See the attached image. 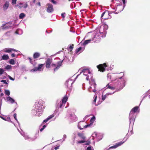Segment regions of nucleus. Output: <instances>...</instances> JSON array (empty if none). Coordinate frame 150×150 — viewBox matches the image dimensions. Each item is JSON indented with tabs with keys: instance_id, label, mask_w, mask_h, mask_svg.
<instances>
[{
	"instance_id": "1",
	"label": "nucleus",
	"mask_w": 150,
	"mask_h": 150,
	"mask_svg": "<svg viewBox=\"0 0 150 150\" xmlns=\"http://www.w3.org/2000/svg\"><path fill=\"white\" fill-rule=\"evenodd\" d=\"M120 77L118 75L116 76L117 78L115 81L113 82H110L108 84L105 88V89H109L112 91H114L113 92L114 93L120 91L125 86V83L127 81L125 78L124 77V73L121 72Z\"/></svg>"
},
{
	"instance_id": "2",
	"label": "nucleus",
	"mask_w": 150,
	"mask_h": 150,
	"mask_svg": "<svg viewBox=\"0 0 150 150\" xmlns=\"http://www.w3.org/2000/svg\"><path fill=\"white\" fill-rule=\"evenodd\" d=\"M79 71H81L80 74L81 73H83V75L86 76V79L88 81L89 78L91 79V80L89 81V83L91 86L88 88V90L90 92H93L95 93L96 91V84L95 83L94 80L92 78L93 75L90 71L87 69H84L83 70L80 69Z\"/></svg>"
},
{
	"instance_id": "3",
	"label": "nucleus",
	"mask_w": 150,
	"mask_h": 150,
	"mask_svg": "<svg viewBox=\"0 0 150 150\" xmlns=\"http://www.w3.org/2000/svg\"><path fill=\"white\" fill-rule=\"evenodd\" d=\"M108 26L106 24H103L101 25L99 28L98 32H96L93 37V41L96 42H99L101 39V37L105 38L106 34V30L108 29Z\"/></svg>"
},
{
	"instance_id": "4",
	"label": "nucleus",
	"mask_w": 150,
	"mask_h": 150,
	"mask_svg": "<svg viewBox=\"0 0 150 150\" xmlns=\"http://www.w3.org/2000/svg\"><path fill=\"white\" fill-rule=\"evenodd\" d=\"M139 106L135 107L131 110L129 115V129H130V127L131 129L132 128L135 118V113L139 112Z\"/></svg>"
},
{
	"instance_id": "5",
	"label": "nucleus",
	"mask_w": 150,
	"mask_h": 150,
	"mask_svg": "<svg viewBox=\"0 0 150 150\" xmlns=\"http://www.w3.org/2000/svg\"><path fill=\"white\" fill-rule=\"evenodd\" d=\"M69 96V93H66V95L64 96L61 100H58L56 105V109L54 111L55 113H57L59 111V109H62L63 108L68 99V97Z\"/></svg>"
},
{
	"instance_id": "6",
	"label": "nucleus",
	"mask_w": 150,
	"mask_h": 150,
	"mask_svg": "<svg viewBox=\"0 0 150 150\" xmlns=\"http://www.w3.org/2000/svg\"><path fill=\"white\" fill-rule=\"evenodd\" d=\"M110 7L114 11H111V13H114L115 14H117L122 11L125 7L122 4H116L115 7H114L113 5L111 4Z\"/></svg>"
},
{
	"instance_id": "7",
	"label": "nucleus",
	"mask_w": 150,
	"mask_h": 150,
	"mask_svg": "<svg viewBox=\"0 0 150 150\" xmlns=\"http://www.w3.org/2000/svg\"><path fill=\"white\" fill-rule=\"evenodd\" d=\"M18 130L20 132L21 135L24 137L25 140H28L29 141H35L37 138V137L36 135H35L32 137H30L27 134L25 133L23 131L21 132L19 129H18Z\"/></svg>"
},
{
	"instance_id": "8",
	"label": "nucleus",
	"mask_w": 150,
	"mask_h": 150,
	"mask_svg": "<svg viewBox=\"0 0 150 150\" xmlns=\"http://www.w3.org/2000/svg\"><path fill=\"white\" fill-rule=\"evenodd\" d=\"M97 68L98 69V71L102 72H103L106 69L107 71L112 70L111 67L107 68L108 67V65L106 64V63H104L103 64H99V65L97 66Z\"/></svg>"
},
{
	"instance_id": "9",
	"label": "nucleus",
	"mask_w": 150,
	"mask_h": 150,
	"mask_svg": "<svg viewBox=\"0 0 150 150\" xmlns=\"http://www.w3.org/2000/svg\"><path fill=\"white\" fill-rule=\"evenodd\" d=\"M92 139L93 140H96V141H98L101 140L103 137L101 134L94 132L92 135Z\"/></svg>"
},
{
	"instance_id": "10",
	"label": "nucleus",
	"mask_w": 150,
	"mask_h": 150,
	"mask_svg": "<svg viewBox=\"0 0 150 150\" xmlns=\"http://www.w3.org/2000/svg\"><path fill=\"white\" fill-rule=\"evenodd\" d=\"M86 122L84 121H81L78 123V127L80 130H82L84 128H86L88 127H90L91 124L85 125Z\"/></svg>"
},
{
	"instance_id": "11",
	"label": "nucleus",
	"mask_w": 150,
	"mask_h": 150,
	"mask_svg": "<svg viewBox=\"0 0 150 150\" xmlns=\"http://www.w3.org/2000/svg\"><path fill=\"white\" fill-rule=\"evenodd\" d=\"M121 73V72L116 74L112 73L108 74L107 75V78L111 80L112 81H115V79L117 78L116 77V76L118 75V76L120 77V74Z\"/></svg>"
},
{
	"instance_id": "12",
	"label": "nucleus",
	"mask_w": 150,
	"mask_h": 150,
	"mask_svg": "<svg viewBox=\"0 0 150 150\" xmlns=\"http://www.w3.org/2000/svg\"><path fill=\"white\" fill-rule=\"evenodd\" d=\"M63 60L62 61H59L57 62V64H51V67L54 68V73L55 71H57L59 68L62 65V62Z\"/></svg>"
},
{
	"instance_id": "13",
	"label": "nucleus",
	"mask_w": 150,
	"mask_h": 150,
	"mask_svg": "<svg viewBox=\"0 0 150 150\" xmlns=\"http://www.w3.org/2000/svg\"><path fill=\"white\" fill-rule=\"evenodd\" d=\"M74 82V81H73L71 79H69L66 81L65 83V85L69 88L70 91L72 89V85Z\"/></svg>"
},
{
	"instance_id": "14",
	"label": "nucleus",
	"mask_w": 150,
	"mask_h": 150,
	"mask_svg": "<svg viewBox=\"0 0 150 150\" xmlns=\"http://www.w3.org/2000/svg\"><path fill=\"white\" fill-rule=\"evenodd\" d=\"M45 102L42 100H40L38 101L35 103V107H38L41 109H44Z\"/></svg>"
},
{
	"instance_id": "15",
	"label": "nucleus",
	"mask_w": 150,
	"mask_h": 150,
	"mask_svg": "<svg viewBox=\"0 0 150 150\" xmlns=\"http://www.w3.org/2000/svg\"><path fill=\"white\" fill-rule=\"evenodd\" d=\"M34 111L36 112V115L37 116H40L42 115L43 109H41L38 107H35Z\"/></svg>"
},
{
	"instance_id": "16",
	"label": "nucleus",
	"mask_w": 150,
	"mask_h": 150,
	"mask_svg": "<svg viewBox=\"0 0 150 150\" xmlns=\"http://www.w3.org/2000/svg\"><path fill=\"white\" fill-rule=\"evenodd\" d=\"M127 140V139H126L125 141H121L117 143L115 145L113 146H112L110 147L108 149H105V150H109L110 149H115L118 147L121 146L122 145V144H123Z\"/></svg>"
},
{
	"instance_id": "17",
	"label": "nucleus",
	"mask_w": 150,
	"mask_h": 150,
	"mask_svg": "<svg viewBox=\"0 0 150 150\" xmlns=\"http://www.w3.org/2000/svg\"><path fill=\"white\" fill-rule=\"evenodd\" d=\"M47 11L49 13H52L54 11L52 5L50 3H47L46 5Z\"/></svg>"
},
{
	"instance_id": "18",
	"label": "nucleus",
	"mask_w": 150,
	"mask_h": 150,
	"mask_svg": "<svg viewBox=\"0 0 150 150\" xmlns=\"http://www.w3.org/2000/svg\"><path fill=\"white\" fill-rule=\"evenodd\" d=\"M43 65V64H39L38 67H35L30 70L32 72H36V71H40L43 70V69H42V68Z\"/></svg>"
},
{
	"instance_id": "19",
	"label": "nucleus",
	"mask_w": 150,
	"mask_h": 150,
	"mask_svg": "<svg viewBox=\"0 0 150 150\" xmlns=\"http://www.w3.org/2000/svg\"><path fill=\"white\" fill-rule=\"evenodd\" d=\"M13 24L11 22H9L7 23H5L3 24L2 26L3 27V29H7L9 28H10L12 27L13 26Z\"/></svg>"
},
{
	"instance_id": "20",
	"label": "nucleus",
	"mask_w": 150,
	"mask_h": 150,
	"mask_svg": "<svg viewBox=\"0 0 150 150\" xmlns=\"http://www.w3.org/2000/svg\"><path fill=\"white\" fill-rule=\"evenodd\" d=\"M12 51H14V52H19L18 51L15 50L14 49H12L11 48H7L4 49L2 50L3 52H6V53H10Z\"/></svg>"
},
{
	"instance_id": "21",
	"label": "nucleus",
	"mask_w": 150,
	"mask_h": 150,
	"mask_svg": "<svg viewBox=\"0 0 150 150\" xmlns=\"http://www.w3.org/2000/svg\"><path fill=\"white\" fill-rule=\"evenodd\" d=\"M52 59L50 58H48L46 61V67L47 68H49L50 66V64L52 62Z\"/></svg>"
},
{
	"instance_id": "22",
	"label": "nucleus",
	"mask_w": 150,
	"mask_h": 150,
	"mask_svg": "<svg viewBox=\"0 0 150 150\" xmlns=\"http://www.w3.org/2000/svg\"><path fill=\"white\" fill-rule=\"evenodd\" d=\"M93 40V38L92 39H91L89 40H85L83 43H82V42H80L79 45H82L83 46H84L85 47V45H86L90 43Z\"/></svg>"
},
{
	"instance_id": "23",
	"label": "nucleus",
	"mask_w": 150,
	"mask_h": 150,
	"mask_svg": "<svg viewBox=\"0 0 150 150\" xmlns=\"http://www.w3.org/2000/svg\"><path fill=\"white\" fill-rule=\"evenodd\" d=\"M9 5V2L8 1H6L3 5V9L4 11L7 10Z\"/></svg>"
},
{
	"instance_id": "24",
	"label": "nucleus",
	"mask_w": 150,
	"mask_h": 150,
	"mask_svg": "<svg viewBox=\"0 0 150 150\" xmlns=\"http://www.w3.org/2000/svg\"><path fill=\"white\" fill-rule=\"evenodd\" d=\"M85 49V47H80L78 49H77L75 50V53L76 54L79 53V54L82 52Z\"/></svg>"
},
{
	"instance_id": "25",
	"label": "nucleus",
	"mask_w": 150,
	"mask_h": 150,
	"mask_svg": "<svg viewBox=\"0 0 150 150\" xmlns=\"http://www.w3.org/2000/svg\"><path fill=\"white\" fill-rule=\"evenodd\" d=\"M68 116L73 120H76L77 118L74 113H71L68 114Z\"/></svg>"
},
{
	"instance_id": "26",
	"label": "nucleus",
	"mask_w": 150,
	"mask_h": 150,
	"mask_svg": "<svg viewBox=\"0 0 150 150\" xmlns=\"http://www.w3.org/2000/svg\"><path fill=\"white\" fill-rule=\"evenodd\" d=\"M6 99L8 101H9L12 104L14 103L17 104V103L16 102H15V100L12 98L10 96H8L6 97Z\"/></svg>"
},
{
	"instance_id": "27",
	"label": "nucleus",
	"mask_w": 150,
	"mask_h": 150,
	"mask_svg": "<svg viewBox=\"0 0 150 150\" xmlns=\"http://www.w3.org/2000/svg\"><path fill=\"white\" fill-rule=\"evenodd\" d=\"M114 93V92L107 93H106V94L104 95H102V100L103 101L105 99V98H106L107 96H108L109 95H112Z\"/></svg>"
},
{
	"instance_id": "28",
	"label": "nucleus",
	"mask_w": 150,
	"mask_h": 150,
	"mask_svg": "<svg viewBox=\"0 0 150 150\" xmlns=\"http://www.w3.org/2000/svg\"><path fill=\"white\" fill-rule=\"evenodd\" d=\"M0 117L3 120L5 121H7L9 122H11V123L14 124V125H15L14 124V123L13 122H12V121H11L10 117H7L5 118V117H2V116H0Z\"/></svg>"
},
{
	"instance_id": "29",
	"label": "nucleus",
	"mask_w": 150,
	"mask_h": 150,
	"mask_svg": "<svg viewBox=\"0 0 150 150\" xmlns=\"http://www.w3.org/2000/svg\"><path fill=\"white\" fill-rule=\"evenodd\" d=\"M54 115L52 114V115L49 116L48 117H47L46 119L44 120L43 121V123L44 122H47L49 120L52 118L53 117H54Z\"/></svg>"
},
{
	"instance_id": "30",
	"label": "nucleus",
	"mask_w": 150,
	"mask_h": 150,
	"mask_svg": "<svg viewBox=\"0 0 150 150\" xmlns=\"http://www.w3.org/2000/svg\"><path fill=\"white\" fill-rule=\"evenodd\" d=\"M77 144H81L83 143H85V145H89V142H86L84 140H81L77 142Z\"/></svg>"
},
{
	"instance_id": "31",
	"label": "nucleus",
	"mask_w": 150,
	"mask_h": 150,
	"mask_svg": "<svg viewBox=\"0 0 150 150\" xmlns=\"http://www.w3.org/2000/svg\"><path fill=\"white\" fill-rule=\"evenodd\" d=\"M19 4L21 5V6H20L21 8H27L28 6V5L27 3L23 4L20 3Z\"/></svg>"
},
{
	"instance_id": "32",
	"label": "nucleus",
	"mask_w": 150,
	"mask_h": 150,
	"mask_svg": "<svg viewBox=\"0 0 150 150\" xmlns=\"http://www.w3.org/2000/svg\"><path fill=\"white\" fill-rule=\"evenodd\" d=\"M15 33L17 34L21 35L23 33V31L21 29H18L16 30Z\"/></svg>"
},
{
	"instance_id": "33",
	"label": "nucleus",
	"mask_w": 150,
	"mask_h": 150,
	"mask_svg": "<svg viewBox=\"0 0 150 150\" xmlns=\"http://www.w3.org/2000/svg\"><path fill=\"white\" fill-rule=\"evenodd\" d=\"M78 136L80 137L81 139H85V137L84 136L83 134L82 133L78 132L77 133Z\"/></svg>"
},
{
	"instance_id": "34",
	"label": "nucleus",
	"mask_w": 150,
	"mask_h": 150,
	"mask_svg": "<svg viewBox=\"0 0 150 150\" xmlns=\"http://www.w3.org/2000/svg\"><path fill=\"white\" fill-rule=\"evenodd\" d=\"M40 55V54L39 52H36L33 55L34 59H37L38 58Z\"/></svg>"
},
{
	"instance_id": "35",
	"label": "nucleus",
	"mask_w": 150,
	"mask_h": 150,
	"mask_svg": "<svg viewBox=\"0 0 150 150\" xmlns=\"http://www.w3.org/2000/svg\"><path fill=\"white\" fill-rule=\"evenodd\" d=\"M111 13H111V11H107V12H106L105 11L102 14V15H101V18H102L103 16H104V15L105 14H106V15L108 14V15L110 16V14H111Z\"/></svg>"
},
{
	"instance_id": "36",
	"label": "nucleus",
	"mask_w": 150,
	"mask_h": 150,
	"mask_svg": "<svg viewBox=\"0 0 150 150\" xmlns=\"http://www.w3.org/2000/svg\"><path fill=\"white\" fill-rule=\"evenodd\" d=\"M1 59V60H6L8 59L9 57L7 54H4L2 56Z\"/></svg>"
},
{
	"instance_id": "37",
	"label": "nucleus",
	"mask_w": 150,
	"mask_h": 150,
	"mask_svg": "<svg viewBox=\"0 0 150 150\" xmlns=\"http://www.w3.org/2000/svg\"><path fill=\"white\" fill-rule=\"evenodd\" d=\"M74 46V45H70L69 46V47L68 48V50L69 51H70V52L73 49Z\"/></svg>"
},
{
	"instance_id": "38",
	"label": "nucleus",
	"mask_w": 150,
	"mask_h": 150,
	"mask_svg": "<svg viewBox=\"0 0 150 150\" xmlns=\"http://www.w3.org/2000/svg\"><path fill=\"white\" fill-rule=\"evenodd\" d=\"M25 16V15L23 13H21L19 16V18L20 19H23Z\"/></svg>"
},
{
	"instance_id": "39",
	"label": "nucleus",
	"mask_w": 150,
	"mask_h": 150,
	"mask_svg": "<svg viewBox=\"0 0 150 150\" xmlns=\"http://www.w3.org/2000/svg\"><path fill=\"white\" fill-rule=\"evenodd\" d=\"M10 64L13 65L15 64V61L13 59H11L9 61Z\"/></svg>"
},
{
	"instance_id": "40",
	"label": "nucleus",
	"mask_w": 150,
	"mask_h": 150,
	"mask_svg": "<svg viewBox=\"0 0 150 150\" xmlns=\"http://www.w3.org/2000/svg\"><path fill=\"white\" fill-rule=\"evenodd\" d=\"M5 93L6 95L8 96H9L10 94V91L8 90H6L5 91Z\"/></svg>"
},
{
	"instance_id": "41",
	"label": "nucleus",
	"mask_w": 150,
	"mask_h": 150,
	"mask_svg": "<svg viewBox=\"0 0 150 150\" xmlns=\"http://www.w3.org/2000/svg\"><path fill=\"white\" fill-rule=\"evenodd\" d=\"M12 66L11 65H7L5 67V69L7 70H9L12 68Z\"/></svg>"
},
{
	"instance_id": "42",
	"label": "nucleus",
	"mask_w": 150,
	"mask_h": 150,
	"mask_svg": "<svg viewBox=\"0 0 150 150\" xmlns=\"http://www.w3.org/2000/svg\"><path fill=\"white\" fill-rule=\"evenodd\" d=\"M13 116L14 119L15 120L17 121V123H18V124H19V122L18 121L17 118V115L16 113H14L13 115Z\"/></svg>"
},
{
	"instance_id": "43",
	"label": "nucleus",
	"mask_w": 150,
	"mask_h": 150,
	"mask_svg": "<svg viewBox=\"0 0 150 150\" xmlns=\"http://www.w3.org/2000/svg\"><path fill=\"white\" fill-rule=\"evenodd\" d=\"M86 150H94L93 148L91 146H88Z\"/></svg>"
},
{
	"instance_id": "44",
	"label": "nucleus",
	"mask_w": 150,
	"mask_h": 150,
	"mask_svg": "<svg viewBox=\"0 0 150 150\" xmlns=\"http://www.w3.org/2000/svg\"><path fill=\"white\" fill-rule=\"evenodd\" d=\"M4 70L2 68H0V75H2L4 73Z\"/></svg>"
},
{
	"instance_id": "45",
	"label": "nucleus",
	"mask_w": 150,
	"mask_h": 150,
	"mask_svg": "<svg viewBox=\"0 0 150 150\" xmlns=\"http://www.w3.org/2000/svg\"><path fill=\"white\" fill-rule=\"evenodd\" d=\"M17 0H12V4L13 5H15L16 3Z\"/></svg>"
},
{
	"instance_id": "46",
	"label": "nucleus",
	"mask_w": 150,
	"mask_h": 150,
	"mask_svg": "<svg viewBox=\"0 0 150 150\" xmlns=\"http://www.w3.org/2000/svg\"><path fill=\"white\" fill-rule=\"evenodd\" d=\"M95 120V116H93L91 119L90 120L91 122H94Z\"/></svg>"
},
{
	"instance_id": "47",
	"label": "nucleus",
	"mask_w": 150,
	"mask_h": 150,
	"mask_svg": "<svg viewBox=\"0 0 150 150\" xmlns=\"http://www.w3.org/2000/svg\"><path fill=\"white\" fill-rule=\"evenodd\" d=\"M50 1L51 2L54 4H57V2L54 0H50Z\"/></svg>"
},
{
	"instance_id": "48",
	"label": "nucleus",
	"mask_w": 150,
	"mask_h": 150,
	"mask_svg": "<svg viewBox=\"0 0 150 150\" xmlns=\"http://www.w3.org/2000/svg\"><path fill=\"white\" fill-rule=\"evenodd\" d=\"M1 82L3 83L4 84H7V85L8 84V83L6 82V80H2Z\"/></svg>"
},
{
	"instance_id": "49",
	"label": "nucleus",
	"mask_w": 150,
	"mask_h": 150,
	"mask_svg": "<svg viewBox=\"0 0 150 150\" xmlns=\"http://www.w3.org/2000/svg\"><path fill=\"white\" fill-rule=\"evenodd\" d=\"M123 3V5L124 7H125L126 6L125 4L126 3V0H122Z\"/></svg>"
},
{
	"instance_id": "50",
	"label": "nucleus",
	"mask_w": 150,
	"mask_h": 150,
	"mask_svg": "<svg viewBox=\"0 0 150 150\" xmlns=\"http://www.w3.org/2000/svg\"><path fill=\"white\" fill-rule=\"evenodd\" d=\"M67 138V135L66 134H64L63 137V142L65 140V139Z\"/></svg>"
},
{
	"instance_id": "51",
	"label": "nucleus",
	"mask_w": 150,
	"mask_h": 150,
	"mask_svg": "<svg viewBox=\"0 0 150 150\" xmlns=\"http://www.w3.org/2000/svg\"><path fill=\"white\" fill-rule=\"evenodd\" d=\"M90 115H86L84 118H83V120H84V121L87 119V118L88 117H89Z\"/></svg>"
},
{
	"instance_id": "52",
	"label": "nucleus",
	"mask_w": 150,
	"mask_h": 150,
	"mask_svg": "<svg viewBox=\"0 0 150 150\" xmlns=\"http://www.w3.org/2000/svg\"><path fill=\"white\" fill-rule=\"evenodd\" d=\"M94 97V98L93 100V103H94L95 104V103L96 102L97 98V96L95 95Z\"/></svg>"
},
{
	"instance_id": "53",
	"label": "nucleus",
	"mask_w": 150,
	"mask_h": 150,
	"mask_svg": "<svg viewBox=\"0 0 150 150\" xmlns=\"http://www.w3.org/2000/svg\"><path fill=\"white\" fill-rule=\"evenodd\" d=\"M65 13H63L61 14V16L63 18L65 17Z\"/></svg>"
},
{
	"instance_id": "54",
	"label": "nucleus",
	"mask_w": 150,
	"mask_h": 150,
	"mask_svg": "<svg viewBox=\"0 0 150 150\" xmlns=\"http://www.w3.org/2000/svg\"><path fill=\"white\" fill-rule=\"evenodd\" d=\"M8 77H9V78L12 81H14V79L11 77L10 76L8 75Z\"/></svg>"
},
{
	"instance_id": "55",
	"label": "nucleus",
	"mask_w": 150,
	"mask_h": 150,
	"mask_svg": "<svg viewBox=\"0 0 150 150\" xmlns=\"http://www.w3.org/2000/svg\"><path fill=\"white\" fill-rule=\"evenodd\" d=\"M28 58L30 60V63H31V64H33V63L32 62V59L31 58L29 57H28Z\"/></svg>"
},
{
	"instance_id": "56",
	"label": "nucleus",
	"mask_w": 150,
	"mask_h": 150,
	"mask_svg": "<svg viewBox=\"0 0 150 150\" xmlns=\"http://www.w3.org/2000/svg\"><path fill=\"white\" fill-rule=\"evenodd\" d=\"M73 4H75V3H71V5H70V7H71V8H74V7H73Z\"/></svg>"
},
{
	"instance_id": "57",
	"label": "nucleus",
	"mask_w": 150,
	"mask_h": 150,
	"mask_svg": "<svg viewBox=\"0 0 150 150\" xmlns=\"http://www.w3.org/2000/svg\"><path fill=\"white\" fill-rule=\"evenodd\" d=\"M59 146H56V147H55L54 148V149L55 150H57V149H59Z\"/></svg>"
},
{
	"instance_id": "58",
	"label": "nucleus",
	"mask_w": 150,
	"mask_h": 150,
	"mask_svg": "<svg viewBox=\"0 0 150 150\" xmlns=\"http://www.w3.org/2000/svg\"><path fill=\"white\" fill-rule=\"evenodd\" d=\"M15 54L14 53H12L11 54V56L12 57H15Z\"/></svg>"
},
{
	"instance_id": "59",
	"label": "nucleus",
	"mask_w": 150,
	"mask_h": 150,
	"mask_svg": "<svg viewBox=\"0 0 150 150\" xmlns=\"http://www.w3.org/2000/svg\"><path fill=\"white\" fill-rule=\"evenodd\" d=\"M0 107H1V105H2V99H1L0 101Z\"/></svg>"
},
{
	"instance_id": "60",
	"label": "nucleus",
	"mask_w": 150,
	"mask_h": 150,
	"mask_svg": "<svg viewBox=\"0 0 150 150\" xmlns=\"http://www.w3.org/2000/svg\"><path fill=\"white\" fill-rule=\"evenodd\" d=\"M90 33V32H89V33H88V34H87L86 35V36L85 37V38H83V41L85 39V38H86L87 37V36L88 35V34Z\"/></svg>"
},
{
	"instance_id": "61",
	"label": "nucleus",
	"mask_w": 150,
	"mask_h": 150,
	"mask_svg": "<svg viewBox=\"0 0 150 150\" xmlns=\"http://www.w3.org/2000/svg\"><path fill=\"white\" fill-rule=\"evenodd\" d=\"M4 95V94L3 93H1L0 94V96L1 97H2Z\"/></svg>"
},
{
	"instance_id": "62",
	"label": "nucleus",
	"mask_w": 150,
	"mask_h": 150,
	"mask_svg": "<svg viewBox=\"0 0 150 150\" xmlns=\"http://www.w3.org/2000/svg\"><path fill=\"white\" fill-rule=\"evenodd\" d=\"M44 129V128H41V129H40V132H42L43 130Z\"/></svg>"
},
{
	"instance_id": "63",
	"label": "nucleus",
	"mask_w": 150,
	"mask_h": 150,
	"mask_svg": "<svg viewBox=\"0 0 150 150\" xmlns=\"http://www.w3.org/2000/svg\"><path fill=\"white\" fill-rule=\"evenodd\" d=\"M47 125H44L43 126H42V128H43L44 129L46 127Z\"/></svg>"
},
{
	"instance_id": "64",
	"label": "nucleus",
	"mask_w": 150,
	"mask_h": 150,
	"mask_svg": "<svg viewBox=\"0 0 150 150\" xmlns=\"http://www.w3.org/2000/svg\"><path fill=\"white\" fill-rule=\"evenodd\" d=\"M130 135H131V134H133V132L132 130H131L130 131Z\"/></svg>"
}]
</instances>
